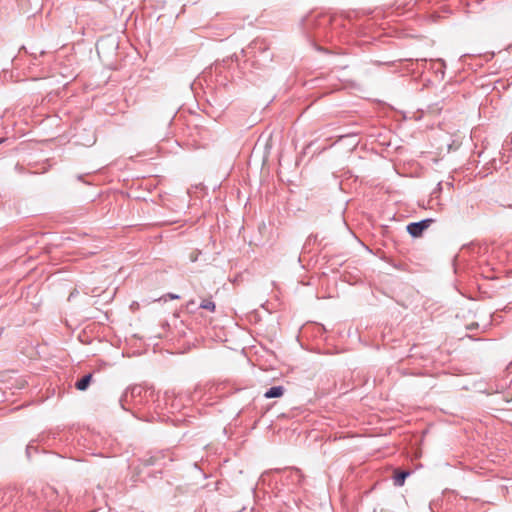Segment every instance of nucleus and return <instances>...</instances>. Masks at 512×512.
<instances>
[{
	"mask_svg": "<svg viewBox=\"0 0 512 512\" xmlns=\"http://www.w3.org/2000/svg\"><path fill=\"white\" fill-rule=\"evenodd\" d=\"M145 393L143 387L139 385L132 386L124 391L120 398V405L124 410H128L127 405L131 402L141 403L142 394Z\"/></svg>",
	"mask_w": 512,
	"mask_h": 512,
	"instance_id": "nucleus-1",
	"label": "nucleus"
},
{
	"mask_svg": "<svg viewBox=\"0 0 512 512\" xmlns=\"http://www.w3.org/2000/svg\"><path fill=\"white\" fill-rule=\"evenodd\" d=\"M432 222V219H424L419 222H412L407 226V232L412 237H420L424 230H426Z\"/></svg>",
	"mask_w": 512,
	"mask_h": 512,
	"instance_id": "nucleus-2",
	"label": "nucleus"
},
{
	"mask_svg": "<svg viewBox=\"0 0 512 512\" xmlns=\"http://www.w3.org/2000/svg\"><path fill=\"white\" fill-rule=\"evenodd\" d=\"M285 480L293 485H300L303 481V474L298 468H290L284 471Z\"/></svg>",
	"mask_w": 512,
	"mask_h": 512,
	"instance_id": "nucleus-3",
	"label": "nucleus"
},
{
	"mask_svg": "<svg viewBox=\"0 0 512 512\" xmlns=\"http://www.w3.org/2000/svg\"><path fill=\"white\" fill-rule=\"evenodd\" d=\"M284 394V387L282 386H273L269 388L265 393L264 397L267 399L270 398H278Z\"/></svg>",
	"mask_w": 512,
	"mask_h": 512,
	"instance_id": "nucleus-4",
	"label": "nucleus"
},
{
	"mask_svg": "<svg viewBox=\"0 0 512 512\" xmlns=\"http://www.w3.org/2000/svg\"><path fill=\"white\" fill-rule=\"evenodd\" d=\"M410 475L409 471H396L393 477L394 485L401 487L404 485L406 478Z\"/></svg>",
	"mask_w": 512,
	"mask_h": 512,
	"instance_id": "nucleus-5",
	"label": "nucleus"
},
{
	"mask_svg": "<svg viewBox=\"0 0 512 512\" xmlns=\"http://www.w3.org/2000/svg\"><path fill=\"white\" fill-rule=\"evenodd\" d=\"M91 379H92V374H87L75 383V387L80 391H84L88 388V386L91 382Z\"/></svg>",
	"mask_w": 512,
	"mask_h": 512,
	"instance_id": "nucleus-6",
	"label": "nucleus"
},
{
	"mask_svg": "<svg viewBox=\"0 0 512 512\" xmlns=\"http://www.w3.org/2000/svg\"><path fill=\"white\" fill-rule=\"evenodd\" d=\"M200 308L215 312L216 305L211 299H203L200 303Z\"/></svg>",
	"mask_w": 512,
	"mask_h": 512,
	"instance_id": "nucleus-7",
	"label": "nucleus"
},
{
	"mask_svg": "<svg viewBox=\"0 0 512 512\" xmlns=\"http://www.w3.org/2000/svg\"><path fill=\"white\" fill-rule=\"evenodd\" d=\"M167 296H168L170 299H179V298H180V296H179V295H177V294H173V293H169Z\"/></svg>",
	"mask_w": 512,
	"mask_h": 512,
	"instance_id": "nucleus-8",
	"label": "nucleus"
},
{
	"mask_svg": "<svg viewBox=\"0 0 512 512\" xmlns=\"http://www.w3.org/2000/svg\"><path fill=\"white\" fill-rule=\"evenodd\" d=\"M190 260H191L192 262H195V261L197 260V256H196V255H191V256H190Z\"/></svg>",
	"mask_w": 512,
	"mask_h": 512,
	"instance_id": "nucleus-9",
	"label": "nucleus"
},
{
	"mask_svg": "<svg viewBox=\"0 0 512 512\" xmlns=\"http://www.w3.org/2000/svg\"><path fill=\"white\" fill-rule=\"evenodd\" d=\"M195 304V301L194 300H191L189 301L188 305H194Z\"/></svg>",
	"mask_w": 512,
	"mask_h": 512,
	"instance_id": "nucleus-10",
	"label": "nucleus"
},
{
	"mask_svg": "<svg viewBox=\"0 0 512 512\" xmlns=\"http://www.w3.org/2000/svg\"><path fill=\"white\" fill-rule=\"evenodd\" d=\"M5 141L4 138H0V144L3 143Z\"/></svg>",
	"mask_w": 512,
	"mask_h": 512,
	"instance_id": "nucleus-11",
	"label": "nucleus"
}]
</instances>
